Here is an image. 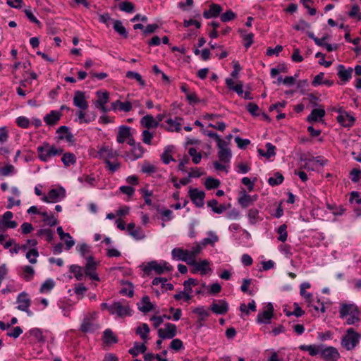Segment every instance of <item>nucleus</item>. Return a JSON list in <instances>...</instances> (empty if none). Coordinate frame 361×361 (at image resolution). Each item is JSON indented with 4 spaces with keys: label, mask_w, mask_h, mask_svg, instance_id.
<instances>
[{
    "label": "nucleus",
    "mask_w": 361,
    "mask_h": 361,
    "mask_svg": "<svg viewBox=\"0 0 361 361\" xmlns=\"http://www.w3.org/2000/svg\"><path fill=\"white\" fill-rule=\"evenodd\" d=\"M38 157L42 161H47L52 157L62 154L63 149L62 148H56L54 145H51L48 142H44L42 145L39 146L37 149Z\"/></svg>",
    "instance_id": "nucleus-1"
},
{
    "label": "nucleus",
    "mask_w": 361,
    "mask_h": 361,
    "mask_svg": "<svg viewBox=\"0 0 361 361\" xmlns=\"http://www.w3.org/2000/svg\"><path fill=\"white\" fill-rule=\"evenodd\" d=\"M361 336L353 328L346 331V334L341 339V345L347 350H351L359 343Z\"/></svg>",
    "instance_id": "nucleus-2"
},
{
    "label": "nucleus",
    "mask_w": 361,
    "mask_h": 361,
    "mask_svg": "<svg viewBox=\"0 0 361 361\" xmlns=\"http://www.w3.org/2000/svg\"><path fill=\"white\" fill-rule=\"evenodd\" d=\"M320 356L324 361H337L341 357L338 350L333 346L322 347Z\"/></svg>",
    "instance_id": "nucleus-3"
},
{
    "label": "nucleus",
    "mask_w": 361,
    "mask_h": 361,
    "mask_svg": "<svg viewBox=\"0 0 361 361\" xmlns=\"http://www.w3.org/2000/svg\"><path fill=\"white\" fill-rule=\"evenodd\" d=\"M188 195L197 207H202L204 206V199L205 197V192L204 191L199 190L197 188H190L188 191Z\"/></svg>",
    "instance_id": "nucleus-4"
},
{
    "label": "nucleus",
    "mask_w": 361,
    "mask_h": 361,
    "mask_svg": "<svg viewBox=\"0 0 361 361\" xmlns=\"http://www.w3.org/2000/svg\"><path fill=\"white\" fill-rule=\"evenodd\" d=\"M17 302L19 304L18 309L19 310L25 312L29 316L32 314V312L29 310L31 304V300L28 298V295L25 292H22L17 297Z\"/></svg>",
    "instance_id": "nucleus-5"
},
{
    "label": "nucleus",
    "mask_w": 361,
    "mask_h": 361,
    "mask_svg": "<svg viewBox=\"0 0 361 361\" xmlns=\"http://www.w3.org/2000/svg\"><path fill=\"white\" fill-rule=\"evenodd\" d=\"M158 336L161 339H171L177 334L176 326L171 323L165 324V329H159L158 330Z\"/></svg>",
    "instance_id": "nucleus-6"
},
{
    "label": "nucleus",
    "mask_w": 361,
    "mask_h": 361,
    "mask_svg": "<svg viewBox=\"0 0 361 361\" xmlns=\"http://www.w3.org/2000/svg\"><path fill=\"white\" fill-rule=\"evenodd\" d=\"M66 195V190L63 188L60 187L59 189H51L49 191L48 195H44L42 200L46 202H56L61 197L63 198Z\"/></svg>",
    "instance_id": "nucleus-7"
},
{
    "label": "nucleus",
    "mask_w": 361,
    "mask_h": 361,
    "mask_svg": "<svg viewBox=\"0 0 361 361\" xmlns=\"http://www.w3.org/2000/svg\"><path fill=\"white\" fill-rule=\"evenodd\" d=\"M73 104L81 110H86L88 108L85 92L77 90L74 92Z\"/></svg>",
    "instance_id": "nucleus-8"
},
{
    "label": "nucleus",
    "mask_w": 361,
    "mask_h": 361,
    "mask_svg": "<svg viewBox=\"0 0 361 361\" xmlns=\"http://www.w3.org/2000/svg\"><path fill=\"white\" fill-rule=\"evenodd\" d=\"M99 327L92 321V317H85L81 324L80 330L83 333H93Z\"/></svg>",
    "instance_id": "nucleus-9"
},
{
    "label": "nucleus",
    "mask_w": 361,
    "mask_h": 361,
    "mask_svg": "<svg viewBox=\"0 0 361 361\" xmlns=\"http://www.w3.org/2000/svg\"><path fill=\"white\" fill-rule=\"evenodd\" d=\"M209 310L217 314H225L228 310V305L224 300H219L218 303L214 300L209 307Z\"/></svg>",
    "instance_id": "nucleus-10"
},
{
    "label": "nucleus",
    "mask_w": 361,
    "mask_h": 361,
    "mask_svg": "<svg viewBox=\"0 0 361 361\" xmlns=\"http://www.w3.org/2000/svg\"><path fill=\"white\" fill-rule=\"evenodd\" d=\"M267 310L259 313L257 317L258 323L269 324L273 316L274 307L271 303H268Z\"/></svg>",
    "instance_id": "nucleus-11"
},
{
    "label": "nucleus",
    "mask_w": 361,
    "mask_h": 361,
    "mask_svg": "<svg viewBox=\"0 0 361 361\" xmlns=\"http://www.w3.org/2000/svg\"><path fill=\"white\" fill-rule=\"evenodd\" d=\"M111 309V314H114L115 313L117 314L118 317H123L127 314H130L129 311L130 310L128 306H123L119 302H115L112 305Z\"/></svg>",
    "instance_id": "nucleus-12"
},
{
    "label": "nucleus",
    "mask_w": 361,
    "mask_h": 361,
    "mask_svg": "<svg viewBox=\"0 0 361 361\" xmlns=\"http://www.w3.org/2000/svg\"><path fill=\"white\" fill-rule=\"evenodd\" d=\"M336 119L341 126L347 128L353 126L355 121L354 116L350 115L348 112H343V114H339Z\"/></svg>",
    "instance_id": "nucleus-13"
},
{
    "label": "nucleus",
    "mask_w": 361,
    "mask_h": 361,
    "mask_svg": "<svg viewBox=\"0 0 361 361\" xmlns=\"http://www.w3.org/2000/svg\"><path fill=\"white\" fill-rule=\"evenodd\" d=\"M222 11V8L220 5L216 4H212L208 11L205 10L203 12L204 18L209 19L211 18L218 17Z\"/></svg>",
    "instance_id": "nucleus-14"
},
{
    "label": "nucleus",
    "mask_w": 361,
    "mask_h": 361,
    "mask_svg": "<svg viewBox=\"0 0 361 361\" xmlns=\"http://www.w3.org/2000/svg\"><path fill=\"white\" fill-rule=\"evenodd\" d=\"M127 231L128 234L136 240H141L145 238V234L142 231L141 228H135V224L133 222L128 224Z\"/></svg>",
    "instance_id": "nucleus-15"
},
{
    "label": "nucleus",
    "mask_w": 361,
    "mask_h": 361,
    "mask_svg": "<svg viewBox=\"0 0 361 361\" xmlns=\"http://www.w3.org/2000/svg\"><path fill=\"white\" fill-rule=\"evenodd\" d=\"M98 153L99 157L103 159L105 162L110 161V159L114 158L118 155L116 151L109 147H103L99 149Z\"/></svg>",
    "instance_id": "nucleus-16"
},
{
    "label": "nucleus",
    "mask_w": 361,
    "mask_h": 361,
    "mask_svg": "<svg viewBox=\"0 0 361 361\" xmlns=\"http://www.w3.org/2000/svg\"><path fill=\"white\" fill-rule=\"evenodd\" d=\"M130 137H131L130 128L126 126H120L116 138L117 142L118 143H123Z\"/></svg>",
    "instance_id": "nucleus-17"
},
{
    "label": "nucleus",
    "mask_w": 361,
    "mask_h": 361,
    "mask_svg": "<svg viewBox=\"0 0 361 361\" xmlns=\"http://www.w3.org/2000/svg\"><path fill=\"white\" fill-rule=\"evenodd\" d=\"M193 313L198 314L199 318L197 319L198 328H201L203 325L202 322L209 317L210 314L208 311L205 310L204 307H198L192 310Z\"/></svg>",
    "instance_id": "nucleus-18"
},
{
    "label": "nucleus",
    "mask_w": 361,
    "mask_h": 361,
    "mask_svg": "<svg viewBox=\"0 0 361 361\" xmlns=\"http://www.w3.org/2000/svg\"><path fill=\"white\" fill-rule=\"evenodd\" d=\"M102 341L107 345H111L112 343H117L118 341V338L110 329H107L104 331Z\"/></svg>",
    "instance_id": "nucleus-19"
},
{
    "label": "nucleus",
    "mask_w": 361,
    "mask_h": 361,
    "mask_svg": "<svg viewBox=\"0 0 361 361\" xmlns=\"http://www.w3.org/2000/svg\"><path fill=\"white\" fill-rule=\"evenodd\" d=\"M61 114L56 111H51L50 114L46 115L44 118L45 123L49 126H54L60 120Z\"/></svg>",
    "instance_id": "nucleus-20"
},
{
    "label": "nucleus",
    "mask_w": 361,
    "mask_h": 361,
    "mask_svg": "<svg viewBox=\"0 0 361 361\" xmlns=\"http://www.w3.org/2000/svg\"><path fill=\"white\" fill-rule=\"evenodd\" d=\"M338 76L342 81L346 82L351 78L353 73L352 68L345 69L343 65H339L338 66Z\"/></svg>",
    "instance_id": "nucleus-21"
},
{
    "label": "nucleus",
    "mask_w": 361,
    "mask_h": 361,
    "mask_svg": "<svg viewBox=\"0 0 361 361\" xmlns=\"http://www.w3.org/2000/svg\"><path fill=\"white\" fill-rule=\"evenodd\" d=\"M140 123L146 128H153L158 126L159 123L155 121L154 117L151 115H146L142 118Z\"/></svg>",
    "instance_id": "nucleus-22"
},
{
    "label": "nucleus",
    "mask_w": 361,
    "mask_h": 361,
    "mask_svg": "<svg viewBox=\"0 0 361 361\" xmlns=\"http://www.w3.org/2000/svg\"><path fill=\"white\" fill-rule=\"evenodd\" d=\"M152 270L155 271L158 274H162L164 273V269L162 266L159 264L156 261H152L147 264V265L143 269L145 274H149Z\"/></svg>",
    "instance_id": "nucleus-23"
},
{
    "label": "nucleus",
    "mask_w": 361,
    "mask_h": 361,
    "mask_svg": "<svg viewBox=\"0 0 361 361\" xmlns=\"http://www.w3.org/2000/svg\"><path fill=\"white\" fill-rule=\"evenodd\" d=\"M142 302L144 304L142 306H138V309L143 313H147L149 312L153 311L155 308L154 304L150 302L149 298L147 295L144 296L142 298Z\"/></svg>",
    "instance_id": "nucleus-24"
},
{
    "label": "nucleus",
    "mask_w": 361,
    "mask_h": 361,
    "mask_svg": "<svg viewBox=\"0 0 361 361\" xmlns=\"http://www.w3.org/2000/svg\"><path fill=\"white\" fill-rule=\"evenodd\" d=\"M325 116V111L323 109H314L311 114L307 116V121L310 123L316 122L318 118H322Z\"/></svg>",
    "instance_id": "nucleus-25"
},
{
    "label": "nucleus",
    "mask_w": 361,
    "mask_h": 361,
    "mask_svg": "<svg viewBox=\"0 0 361 361\" xmlns=\"http://www.w3.org/2000/svg\"><path fill=\"white\" fill-rule=\"evenodd\" d=\"M174 147L173 145L167 146L163 154L161 155V159L165 164H169L171 161H176V160L171 155Z\"/></svg>",
    "instance_id": "nucleus-26"
},
{
    "label": "nucleus",
    "mask_w": 361,
    "mask_h": 361,
    "mask_svg": "<svg viewBox=\"0 0 361 361\" xmlns=\"http://www.w3.org/2000/svg\"><path fill=\"white\" fill-rule=\"evenodd\" d=\"M209 263L207 260L204 259L197 263L196 262V264H195V268L192 270L193 274L197 273L200 271L201 274H206L207 273V267H208V270L210 271L211 269L209 267Z\"/></svg>",
    "instance_id": "nucleus-27"
},
{
    "label": "nucleus",
    "mask_w": 361,
    "mask_h": 361,
    "mask_svg": "<svg viewBox=\"0 0 361 361\" xmlns=\"http://www.w3.org/2000/svg\"><path fill=\"white\" fill-rule=\"evenodd\" d=\"M61 161L65 166L68 167L71 164H74L76 162V157L73 153L66 152L63 154L61 157Z\"/></svg>",
    "instance_id": "nucleus-28"
},
{
    "label": "nucleus",
    "mask_w": 361,
    "mask_h": 361,
    "mask_svg": "<svg viewBox=\"0 0 361 361\" xmlns=\"http://www.w3.org/2000/svg\"><path fill=\"white\" fill-rule=\"evenodd\" d=\"M114 30L118 32L121 36H122L124 38H128V34L125 28V27L123 26L122 22L120 20H114Z\"/></svg>",
    "instance_id": "nucleus-29"
},
{
    "label": "nucleus",
    "mask_w": 361,
    "mask_h": 361,
    "mask_svg": "<svg viewBox=\"0 0 361 361\" xmlns=\"http://www.w3.org/2000/svg\"><path fill=\"white\" fill-rule=\"evenodd\" d=\"M322 347H323V345L316 346L314 345H302L299 347V348L302 350L308 351L309 354L312 356H315L319 353H320Z\"/></svg>",
    "instance_id": "nucleus-30"
},
{
    "label": "nucleus",
    "mask_w": 361,
    "mask_h": 361,
    "mask_svg": "<svg viewBox=\"0 0 361 361\" xmlns=\"http://www.w3.org/2000/svg\"><path fill=\"white\" fill-rule=\"evenodd\" d=\"M218 157L221 161L228 163L231 157V152L228 148L220 149L218 152Z\"/></svg>",
    "instance_id": "nucleus-31"
},
{
    "label": "nucleus",
    "mask_w": 361,
    "mask_h": 361,
    "mask_svg": "<svg viewBox=\"0 0 361 361\" xmlns=\"http://www.w3.org/2000/svg\"><path fill=\"white\" fill-rule=\"evenodd\" d=\"M97 95L99 98L95 102V106H102L109 102V93L108 92H101L97 91Z\"/></svg>",
    "instance_id": "nucleus-32"
},
{
    "label": "nucleus",
    "mask_w": 361,
    "mask_h": 361,
    "mask_svg": "<svg viewBox=\"0 0 361 361\" xmlns=\"http://www.w3.org/2000/svg\"><path fill=\"white\" fill-rule=\"evenodd\" d=\"M208 235L209 237L204 238L202 240V242H201L202 245L206 246L207 245H211L213 246L214 245V243L219 240L218 235L216 234H215L214 232L209 231V232H208Z\"/></svg>",
    "instance_id": "nucleus-33"
},
{
    "label": "nucleus",
    "mask_w": 361,
    "mask_h": 361,
    "mask_svg": "<svg viewBox=\"0 0 361 361\" xmlns=\"http://www.w3.org/2000/svg\"><path fill=\"white\" fill-rule=\"evenodd\" d=\"M167 281V279L166 278H161V277H157L153 279L152 281V285L157 286L159 283H161L162 288H166L167 290H172L174 287L172 283H166Z\"/></svg>",
    "instance_id": "nucleus-34"
},
{
    "label": "nucleus",
    "mask_w": 361,
    "mask_h": 361,
    "mask_svg": "<svg viewBox=\"0 0 361 361\" xmlns=\"http://www.w3.org/2000/svg\"><path fill=\"white\" fill-rule=\"evenodd\" d=\"M94 258L92 256H90L87 259V263L85 267V273L87 275L88 272H94L97 269V263L94 262Z\"/></svg>",
    "instance_id": "nucleus-35"
},
{
    "label": "nucleus",
    "mask_w": 361,
    "mask_h": 361,
    "mask_svg": "<svg viewBox=\"0 0 361 361\" xmlns=\"http://www.w3.org/2000/svg\"><path fill=\"white\" fill-rule=\"evenodd\" d=\"M220 180L212 177H209L205 180L204 185L207 190L215 189L219 187Z\"/></svg>",
    "instance_id": "nucleus-36"
},
{
    "label": "nucleus",
    "mask_w": 361,
    "mask_h": 361,
    "mask_svg": "<svg viewBox=\"0 0 361 361\" xmlns=\"http://www.w3.org/2000/svg\"><path fill=\"white\" fill-rule=\"evenodd\" d=\"M146 350L147 347L144 343L140 344L139 343L135 342L134 344V348L130 349L128 353L133 356H137L138 355V351L144 353Z\"/></svg>",
    "instance_id": "nucleus-37"
},
{
    "label": "nucleus",
    "mask_w": 361,
    "mask_h": 361,
    "mask_svg": "<svg viewBox=\"0 0 361 361\" xmlns=\"http://www.w3.org/2000/svg\"><path fill=\"white\" fill-rule=\"evenodd\" d=\"M70 271L74 274V276L78 281L82 280L84 274L82 273L81 267L76 264H73L70 267Z\"/></svg>",
    "instance_id": "nucleus-38"
},
{
    "label": "nucleus",
    "mask_w": 361,
    "mask_h": 361,
    "mask_svg": "<svg viewBox=\"0 0 361 361\" xmlns=\"http://www.w3.org/2000/svg\"><path fill=\"white\" fill-rule=\"evenodd\" d=\"M44 217L43 221L50 226H54L58 224L57 219H54V215L49 216L47 212H42L39 213Z\"/></svg>",
    "instance_id": "nucleus-39"
},
{
    "label": "nucleus",
    "mask_w": 361,
    "mask_h": 361,
    "mask_svg": "<svg viewBox=\"0 0 361 361\" xmlns=\"http://www.w3.org/2000/svg\"><path fill=\"white\" fill-rule=\"evenodd\" d=\"M119 9L122 11L130 13L135 11V5L130 1H123L119 4Z\"/></svg>",
    "instance_id": "nucleus-40"
},
{
    "label": "nucleus",
    "mask_w": 361,
    "mask_h": 361,
    "mask_svg": "<svg viewBox=\"0 0 361 361\" xmlns=\"http://www.w3.org/2000/svg\"><path fill=\"white\" fill-rule=\"evenodd\" d=\"M252 202V198L243 190V195L238 198V202L243 208L248 207L249 204Z\"/></svg>",
    "instance_id": "nucleus-41"
},
{
    "label": "nucleus",
    "mask_w": 361,
    "mask_h": 361,
    "mask_svg": "<svg viewBox=\"0 0 361 361\" xmlns=\"http://www.w3.org/2000/svg\"><path fill=\"white\" fill-rule=\"evenodd\" d=\"M126 76L128 78L136 80L142 87H145L146 85L145 80L142 78V76L138 73L133 71H128L126 73Z\"/></svg>",
    "instance_id": "nucleus-42"
},
{
    "label": "nucleus",
    "mask_w": 361,
    "mask_h": 361,
    "mask_svg": "<svg viewBox=\"0 0 361 361\" xmlns=\"http://www.w3.org/2000/svg\"><path fill=\"white\" fill-rule=\"evenodd\" d=\"M122 285H128L130 288V290L128 292V289L126 288H123L120 290V293L122 295H128L130 298H132L134 295V290H133V284L128 281H121Z\"/></svg>",
    "instance_id": "nucleus-43"
},
{
    "label": "nucleus",
    "mask_w": 361,
    "mask_h": 361,
    "mask_svg": "<svg viewBox=\"0 0 361 361\" xmlns=\"http://www.w3.org/2000/svg\"><path fill=\"white\" fill-rule=\"evenodd\" d=\"M274 176H276V178L270 177L268 179L269 184L270 185L275 186L282 183L284 179L283 175L279 172H276L275 173Z\"/></svg>",
    "instance_id": "nucleus-44"
},
{
    "label": "nucleus",
    "mask_w": 361,
    "mask_h": 361,
    "mask_svg": "<svg viewBox=\"0 0 361 361\" xmlns=\"http://www.w3.org/2000/svg\"><path fill=\"white\" fill-rule=\"evenodd\" d=\"M188 250L182 248H174L171 254L173 257H177L183 261V258H185L186 255H188Z\"/></svg>",
    "instance_id": "nucleus-45"
},
{
    "label": "nucleus",
    "mask_w": 361,
    "mask_h": 361,
    "mask_svg": "<svg viewBox=\"0 0 361 361\" xmlns=\"http://www.w3.org/2000/svg\"><path fill=\"white\" fill-rule=\"evenodd\" d=\"M144 152L145 149L140 143L135 145V147H133L132 149V153L135 159L142 157Z\"/></svg>",
    "instance_id": "nucleus-46"
},
{
    "label": "nucleus",
    "mask_w": 361,
    "mask_h": 361,
    "mask_svg": "<svg viewBox=\"0 0 361 361\" xmlns=\"http://www.w3.org/2000/svg\"><path fill=\"white\" fill-rule=\"evenodd\" d=\"M23 278L25 281H30L32 279L35 275V270L31 266H25L23 268Z\"/></svg>",
    "instance_id": "nucleus-47"
},
{
    "label": "nucleus",
    "mask_w": 361,
    "mask_h": 361,
    "mask_svg": "<svg viewBox=\"0 0 361 361\" xmlns=\"http://www.w3.org/2000/svg\"><path fill=\"white\" fill-rule=\"evenodd\" d=\"M287 226L286 224H282L278 228V233L279 236L278 240L281 242H285L288 238V233L286 231Z\"/></svg>",
    "instance_id": "nucleus-48"
},
{
    "label": "nucleus",
    "mask_w": 361,
    "mask_h": 361,
    "mask_svg": "<svg viewBox=\"0 0 361 361\" xmlns=\"http://www.w3.org/2000/svg\"><path fill=\"white\" fill-rule=\"evenodd\" d=\"M236 18V14L231 10H228L220 16L221 20L224 23H226L234 20Z\"/></svg>",
    "instance_id": "nucleus-49"
},
{
    "label": "nucleus",
    "mask_w": 361,
    "mask_h": 361,
    "mask_svg": "<svg viewBox=\"0 0 361 361\" xmlns=\"http://www.w3.org/2000/svg\"><path fill=\"white\" fill-rule=\"evenodd\" d=\"M54 286H55L54 281L52 279H49L46 280L42 283V285L40 288V292L44 293V292L50 291L54 287Z\"/></svg>",
    "instance_id": "nucleus-50"
},
{
    "label": "nucleus",
    "mask_w": 361,
    "mask_h": 361,
    "mask_svg": "<svg viewBox=\"0 0 361 361\" xmlns=\"http://www.w3.org/2000/svg\"><path fill=\"white\" fill-rule=\"evenodd\" d=\"M39 256V252L37 249L32 248L26 253V258L31 264L37 263L36 257Z\"/></svg>",
    "instance_id": "nucleus-51"
},
{
    "label": "nucleus",
    "mask_w": 361,
    "mask_h": 361,
    "mask_svg": "<svg viewBox=\"0 0 361 361\" xmlns=\"http://www.w3.org/2000/svg\"><path fill=\"white\" fill-rule=\"evenodd\" d=\"M37 235L39 236L46 235V239L49 243H51L54 238V233L50 229H39L37 231Z\"/></svg>",
    "instance_id": "nucleus-52"
},
{
    "label": "nucleus",
    "mask_w": 361,
    "mask_h": 361,
    "mask_svg": "<svg viewBox=\"0 0 361 361\" xmlns=\"http://www.w3.org/2000/svg\"><path fill=\"white\" fill-rule=\"evenodd\" d=\"M181 120H182V118L176 117L175 121H173L171 118H169L166 121V122L170 126L171 128H175L176 132H180L181 130V128H180L181 124H180V123L178 122L177 121H181Z\"/></svg>",
    "instance_id": "nucleus-53"
},
{
    "label": "nucleus",
    "mask_w": 361,
    "mask_h": 361,
    "mask_svg": "<svg viewBox=\"0 0 361 361\" xmlns=\"http://www.w3.org/2000/svg\"><path fill=\"white\" fill-rule=\"evenodd\" d=\"M353 307V305L342 304L340 307V310H339L340 317L341 318H343L345 316H347L348 314H350V310Z\"/></svg>",
    "instance_id": "nucleus-54"
},
{
    "label": "nucleus",
    "mask_w": 361,
    "mask_h": 361,
    "mask_svg": "<svg viewBox=\"0 0 361 361\" xmlns=\"http://www.w3.org/2000/svg\"><path fill=\"white\" fill-rule=\"evenodd\" d=\"M246 109L253 116H258L259 115L257 112L259 111V106L255 103H248Z\"/></svg>",
    "instance_id": "nucleus-55"
},
{
    "label": "nucleus",
    "mask_w": 361,
    "mask_h": 361,
    "mask_svg": "<svg viewBox=\"0 0 361 361\" xmlns=\"http://www.w3.org/2000/svg\"><path fill=\"white\" fill-rule=\"evenodd\" d=\"M140 191L143 195L145 204L149 206L152 205V200L149 197L152 196V191H149L145 188H141Z\"/></svg>",
    "instance_id": "nucleus-56"
},
{
    "label": "nucleus",
    "mask_w": 361,
    "mask_h": 361,
    "mask_svg": "<svg viewBox=\"0 0 361 361\" xmlns=\"http://www.w3.org/2000/svg\"><path fill=\"white\" fill-rule=\"evenodd\" d=\"M259 211L257 209H250L248 211V218L250 224H255L256 223V220L258 219Z\"/></svg>",
    "instance_id": "nucleus-57"
},
{
    "label": "nucleus",
    "mask_w": 361,
    "mask_h": 361,
    "mask_svg": "<svg viewBox=\"0 0 361 361\" xmlns=\"http://www.w3.org/2000/svg\"><path fill=\"white\" fill-rule=\"evenodd\" d=\"M119 105V111H124V112H129L133 109V105L130 102H123L120 101V103H118Z\"/></svg>",
    "instance_id": "nucleus-58"
},
{
    "label": "nucleus",
    "mask_w": 361,
    "mask_h": 361,
    "mask_svg": "<svg viewBox=\"0 0 361 361\" xmlns=\"http://www.w3.org/2000/svg\"><path fill=\"white\" fill-rule=\"evenodd\" d=\"M197 283H198L197 281H196L194 279H191V278L189 279L188 280L185 281L183 283L185 291L191 293L192 292L191 286L192 285L196 286V285H197Z\"/></svg>",
    "instance_id": "nucleus-59"
},
{
    "label": "nucleus",
    "mask_w": 361,
    "mask_h": 361,
    "mask_svg": "<svg viewBox=\"0 0 361 361\" xmlns=\"http://www.w3.org/2000/svg\"><path fill=\"white\" fill-rule=\"evenodd\" d=\"M170 348L176 351L180 350L183 348V341L179 338H175L171 342Z\"/></svg>",
    "instance_id": "nucleus-60"
},
{
    "label": "nucleus",
    "mask_w": 361,
    "mask_h": 361,
    "mask_svg": "<svg viewBox=\"0 0 361 361\" xmlns=\"http://www.w3.org/2000/svg\"><path fill=\"white\" fill-rule=\"evenodd\" d=\"M235 141L240 149H245L246 147L250 144V140L248 139H242L240 137H235Z\"/></svg>",
    "instance_id": "nucleus-61"
},
{
    "label": "nucleus",
    "mask_w": 361,
    "mask_h": 361,
    "mask_svg": "<svg viewBox=\"0 0 361 361\" xmlns=\"http://www.w3.org/2000/svg\"><path fill=\"white\" fill-rule=\"evenodd\" d=\"M310 24L307 23L303 19H300L298 22V24L293 25V28L298 31H299V30L303 31L305 28H310Z\"/></svg>",
    "instance_id": "nucleus-62"
},
{
    "label": "nucleus",
    "mask_w": 361,
    "mask_h": 361,
    "mask_svg": "<svg viewBox=\"0 0 361 361\" xmlns=\"http://www.w3.org/2000/svg\"><path fill=\"white\" fill-rule=\"evenodd\" d=\"M16 123L19 127L23 128H27L30 125V121L24 116L18 117L16 120Z\"/></svg>",
    "instance_id": "nucleus-63"
},
{
    "label": "nucleus",
    "mask_w": 361,
    "mask_h": 361,
    "mask_svg": "<svg viewBox=\"0 0 361 361\" xmlns=\"http://www.w3.org/2000/svg\"><path fill=\"white\" fill-rule=\"evenodd\" d=\"M361 175V170L359 169H353L350 171L351 180L354 183H357L360 180Z\"/></svg>",
    "instance_id": "nucleus-64"
}]
</instances>
